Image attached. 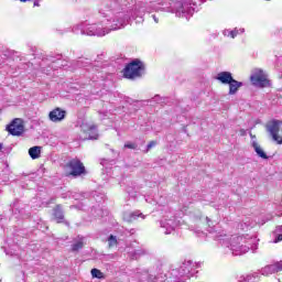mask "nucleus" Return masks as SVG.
<instances>
[{
	"instance_id": "nucleus-5",
	"label": "nucleus",
	"mask_w": 282,
	"mask_h": 282,
	"mask_svg": "<svg viewBox=\"0 0 282 282\" xmlns=\"http://www.w3.org/2000/svg\"><path fill=\"white\" fill-rule=\"evenodd\" d=\"M252 85H258L259 87H268L270 85V80L268 79V75L263 73V70H259L254 75L250 77Z\"/></svg>"
},
{
	"instance_id": "nucleus-6",
	"label": "nucleus",
	"mask_w": 282,
	"mask_h": 282,
	"mask_svg": "<svg viewBox=\"0 0 282 282\" xmlns=\"http://www.w3.org/2000/svg\"><path fill=\"white\" fill-rule=\"evenodd\" d=\"M66 116L67 111L57 107L48 113V119L51 120V122H62V120H65Z\"/></svg>"
},
{
	"instance_id": "nucleus-11",
	"label": "nucleus",
	"mask_w": 282,
	"mask_h": 282,
	"mask_svg": "<svg viewBox=\"0 0 282 282\" xmlns=\"http://www.w3.org/2000/svg\"><path fill=\"white\" fill-rule=\"evenodd\" d=\"M251 147L254 149L258 158H261L262 160H268V154L265 153V151H263V149L261 148V145H259L257 141H252Z\"/></svg>"
},
{
	"instance_id": "nucleus-15",
	"label": "nucleus",
	"mask_w": 282,
	"mask_h": 282,
	"mask_svg": "<svg viewBox=\"0 0 282 282\" xmlns=\"http://www.w3.org/2000/svg\"><path fill=\"white\" fill-rule=\"evenodd\" d=\"M108 246L109 248H113V246H118V239L116 238V236L110 235L108 239Z\"/></svg>"
},
{
	"instance_id": "nucleus-10",
	"label": "nucleus",
	"mask_w": 282,
	"mask_h": 282,
	"mask_svg": "<svg viewBox=\"0 0 282 282\" xmlns=\"http://www.w3.org/2000/svg\"><path fill=\"white\" fill-rule=\"evenodd\" d=\"M229 85V96H235L243 87V83L234 79Z\"/></svg>"
},
{
	"instance_id": "nucleus-21",
	"label": "nucleus",
	"mask_w": 282,
	"mask_h": 282,
	"mask_svg": "<svg viewBox=\"0 0 282 282\" xmlns=\"http://www.w3.org/2000/svg\"><path fill=\"white\" fill-rule=\"evenodd\" d=\"M33 6H34V8H39V6H41V4L39 3V0H35Z\"/></svg>"
},
{
	"instance_id": "nucleus-23",
	"label": "nucleus",
	"mask_w": 282,
	"mask_h": 282,
	"mask_svg": "<svg viewBox=\"0 0 282 282\" xmlns=\"http://www.w3.org/2000/svg\"><path fill=\"white\" fill-rule=\"evenodd\" d=\"M153 19L155 20V22L158 23V19H155V15H153Z\"/></svg>"
},
{
	"instance_id": "nucleus-24",
	"label": "nucleus",
	"mask_w": 282,
	"mask_h": 282,
	"mask_svg": "<svg viewBox=\"0 0 282 282\" xmlns=\"http://www.w3.org/2000/svg\"><path fill=\"white\" fill-rule=\"evenodd\" d=\"M54 199H51L50 203L53 204Z\"/></svg>"
},
{
	"instance_id": "nucleus-8",
	"label": "nucleus",
	"mask_w": 282,
	"mask_h": 282,
	"mask_svg": "<svg viewBox=\"0 0 282 282\" xmlns=\"http://www.w3.org/2000/svg\"><path fill=\"white\" fill-rule=\"evenodd\" d=\"M53 218L55 219L56 224H63L65 221V215L63 214L61 205H56L53 208Z\"/></svg>"
},
{
	"instance_id": "nucleus-13",
	"label": "nucleus",
	"mask_w": 282,
	"mask_h": 282,
	"mask_svg": "<svg viewBox=\"0 0 282 282\" xmlns=\"http://www.w3.org/2000/svg\"><path fill=\"white\" fill-rule=\"evenodd\" d=\"M90 274L93 279H105V273L99 269H91Z\"/></svg>"
},
{
	"instance_id": "nucleus-1",
	"label": "nucleus",
	"mask_w": 282,
	"mask_h": 282,
	"mask_svg": "<svg viewBox=\"0 0 282 282\" xmlns=\"http://www.w3.org/2000/svg\"><path fill=\"white\" fill-rule=\"evenodd\" d=\"M145 70L147 65H144L140 58H135L126 64L124 68L121 70V74L127 80H138V78H142V76H144Z\"/></svg>"
},
{
	"instance_id": "nucleus-19",
	"label": "nucleus",
	"mask_w": 282,
	"mask_h": 282,
	"mask_svg": "<svg viewBox=\"0 0 282 282\" xmlns=\"http://www.w3.org/2000/svg\"><path fill=\"white\" fill-rule=\"evenodd\" d=\"M279 241H282V234L276 236L274 243H279Z\"/></svg>"
},
{
	"instance_id": "nucleus-2",
	"label": "nucleus",
	"mask_w": 282,
	"mask_h": 282,
	"mask_svg": "<svg viewBox=\"0 0 282 282\" xmlns=\"http://www.w3.org/2000/svg\"><path fill=\"white\" fill-rule=\"evenodd\" d=\"M65 169L66 171H68V173L66 174L67 177H80V175H85L87 173L85 164L78 159H72L70 161H68L65 165Z\"/></svg>"
},
{
	"instance_id": "nucleus-4",
	"label": "nucleus",
	"mask_w": 282,
	"mask_h": 282,
	"mask_svg": "<svg viewBox=\"0 0 282 282\" xmlns=\"http://www.w3.org/2000/svg\"><path fill=\"white\" fill-rule=\"evenodd\" d=\"M268 131L271 133L272 139L278 144H282V122L281 121H272L268 126Z\"/></svg>"
},
{
	"instance_id": "nucleus-9",
	"label": "nucleus",
	"mask_w": 282,
	"mask_h": 282,
	"mask_svg": "<svg viewBox=\"0 0 282 282\" xmlns=\"http://www.w3.org/2000/svg\"><path fill=\"white\" fill-rule=\"evenodd\" d=\"M98 127L96 124L87 126V128L84 130L85 133H88L89 140H98V132L96 131Z\"/></svg>"
},
{
	"instance_id": "nucleus-25",
	"label": "nucleus",
	"mask_w": 282,
	"mask_h": 282,
	"mask_svg": "<svg viewBox=\"0 0 282 282\" xmlns=\"http://www.w3.org/2000/svg\"><path fill=\"white\" fill-rule=\"evenodd\" d=\"M2 149V145H1V143H0V150Z\"/></svg>"
},
{
	"instance_id": "nucleus-3",
	"label": "nucleus",
	"mask_w": 282,
	"mask_h": 282,
	"mask_svg": "<svg viewBox=\"0 0 282 282\" xmlns=\"http://www.w3.org/2000/svg\"><path fill=\"white\" fill-rule=\"evenodd\" d=\"M6 131L10 133V135L13 137H21L22 133H25V123L23 122V119L15 118L13 119L10 124L6 127Z\"/></svg>"
},
{
	"instance_id": "nucleus-20",
	"label": "nucleus",
	"mask_w": 282,
	"mask_h": 282,
	"mask_svg": "<svg viewBox=\"0 0 282 282\" xmlns=\"http://www.w3.org/2000/svg\"><path fill=\"white\" fill-rule=\"evenodd\" d=\"M239 133H240L241 137L247 135L246 129H240Z\"/></svg>"
},
{
	"instance_id": "nucleus-22",
	"label": "nucleus",
	"mask_w": 282,
	"mask_h": 282,
	"mask_svg": "<svg viewBox=\"0 0 282 282\" xmlns=\"http://www.w3.org/2000/svg\"><path fill=\"white\" fill-rule=\"evenodd\" d=\"M250 138H251L252 140H254V138H257V135L250 133Z\"/></svg>"
},
{
	"instance_id": "nucleus-12",
	"label": "nucleus",
	"mask_w": 282,
	"mask_h": 282,
	"mask_svg": "<svg viewBox=\"0 0 282 282\" xmlns=\"http://www.w3.org/2000/svg\"><path fill=\"white\" fill-rule=\"evenodd\" d=\"M29 155L32 158V160H39V158H41V147L30 148Z\"/></svg>"
},
{
	"instance_id": "nucleus-18",
	"label": "nucleus",
	"mask_w": 282,
	"mask_h": 282,
	"mask_svg": "<svg viewBox=\"0 0 282 282\" xmlns=\"http://www.w3.org/2000/svg\"><path fill=\"white\" fill-rule=\"evenodd\" d=\"M238 34H239V31L234 30V31H230L229 36H230L231 39H235Z\"/></svg>"
},
{
	"instance_id": "nucleus-7",
	"label": "nucleus",
	"mask_w": 282,
	"mask_h": 282,
	"mask_svg": "<svg viewBox=\"0 0 282 282\" xmlns=\"http://www.w3.org/2000/svg\"><path fill=\"white\" fill-rule=\"evenodd\" d=\"M216 79L223 85H229L235 78H232V73L230 72H220L217 74Z\"/></svg>"
},
{
	"instance_id": "nucleus-14",
	"label": "nucleus",
	"mask_w": 282,
	"mask_h": 282,
	"mask_svg": "<svg viewBox=\"0 0 282 282\" xmlns=\"http://www.w3.org/2000/svg\"><path fill=\"white\" fill-rule=\"evenodd\" d=\"M84 246H85V243L82 240L75 242L72 246V252H78V250H83Z\"/></svg>"
},
{
	"instance_id": "nucleus-17",
	"label": "nucleus",
	"mask_w": 282,
	"mask_h": 282,
	"mask_svg": "<svg viewBox=\"0 0 282 282\" xmlns=\"http://www.w3.org/2000/svg\"><path fill=\"white\" fill-rule=\"evenodd\" d=\"M155 144H158V141H150L148 144V151H151Z\"/></svg>"
},
{
	"instance_id": "nucleus-16",
	"label": "nucleus",
	"mask_w": 282,
	"mask_h": 282,
	"mask_svg": "<svg viewBox=\"0 0 282 282\" xmlns=\"http://www.w3.org/2000/svg\"><path fill=\"white\" fill-rule=\"evenodd\" d=\"M124 149H138V145L135 143H126Z\"/></svg>"
}]
</instances>
